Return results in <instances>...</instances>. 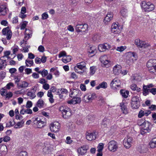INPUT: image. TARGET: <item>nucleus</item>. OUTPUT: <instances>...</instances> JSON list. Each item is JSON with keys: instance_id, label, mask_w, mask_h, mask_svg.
<instances>
[{"instance_id": "1", "label": "nucleus", "mask_w": 156, "mask_h": 156, "mask_svg": "<svg viewBox=\"0 0 156 156\" xmlns=\"http://www.w3.org/2000/svg\"><path fill=\"white\" fill-rule=\"evenodd\" d=\"M32 122L33 125L35 126L37 128H41L46 125V123L41 121V119L38 117H34L32 118V120H28L26 122V124L29 125Z\"/></svg>"}, {"instance_id": "2", "label": "nucleus", "mask_w": 156, "mask_h": 156, "mask_svg": "<svg viewBox=\"0 0 156 156\" xmlns=\"http://www.w3.org/2000/svg\"><path fill=\"white\" fill-rule=\"evenodd\" d=\"M137 58V56L134 52H129L126 54V62L129 65L133 63Z\"/></svg>"}, {"instance_id": "3", "label": "nucleus", "mask_w": 156, "mask_h": 156, "mask_svg": "<svg viewBox=\"0 0 156 156\" xmlns=\"http://www.w3.org/2000/svg\"><path fill=\"white\" fill-rule=\"evenodd\" d=\"M141 7L145 11H151L154 8V5L149 2H146L145 1L142 2Z\"/></svg>"}, {"instance_id": "4", "label": "nucleus", "mask_w": 156, "mask_h": 156, "mask_svg": "<svg viewBox=\"0 0 156 156\" xmlns=\"http://www.w3.org/2000/svg\"><path fill=\"white\" fill-rule=\"evenodd\" d=\"M141 126L142 127V130L141 131V133L142 134L150 132L151 125L149 122H145L141 125Z\"/></svg>"}, {"instance_id": "5", "label": "nucleus", "mask_w": 156, "mask_h": 156, "mask_svg": "<svg viewBox=\"0 0 156 156\" xmlns=\"http://www.w3.org/2000/svg\"><path fill=\"white\" fill-rule=\"evenodd\" d=\"M97 98L95 93H89L85 95L83 97V100L86 102H89Z\"/></svg>"}, {"instance_id": "6", "label": "nucleus", "mask_w": 156, "mask_h": 156, "mask_svg": "<svg viewBox=\"0 0 156 156\" xmlns=\"http://www.w3.org/2000/svg\"><path fill=\"white\" fill-rule=\"evenodd\" d=\"M121 83L120 80L118 78H114L110 83V86L113 89H116L117 87H120Z\"/></svg>"}, {"instance_id": "7", "label": "nucleus", "mask_w": 156, "mask_h": 156, "mask_svg": "<svg viewBox=\"0 0 156 156\" xmlns=\"http://www.w3.org/2000/svg\"><path fill=\"white\" fill-rule=\"evenodd\" d=\"M118 148L117 142L114 140L110 141L108 144V149L110 151L114 152Z\"/></svg>"}, {"instance_id": "8", "label": "nucleus", "mask_w": 156, "mask_h": 156, "mask_svg": "<svg viewBox=\"0 0 156 156\" xmlns=\"http://www.w3.org/2000/svg\"><path fill=\"white\" fill-rule=\"evenodd\" d=\"M133 139L130 136H127L123 140V144L124 147L126 149L129 148L133 143Z\"/></svg>"}, {"instance_id": "9", "label": "nucleus", "mask_w": 156, "mask_h": 156, "mask_svg": "<svg viewBox=\"0 0 156 156\" xmlns=\"http://www.w3.org/2000/svg\"><path fill=\"white\" fill-rule=\"evenodd\" d=\"M62 111V117L65 119H67L72 115L71 111L69 108H60Z\"/></svg>"}, {"instance_id": "10", "label": "nucleus", "mask_w": 156, "mask_h": 156, "mask_svg": "<svg viewBox=\"0 0 156 156\" xmlns=\"http://www.w3.org/2000/svg\"><path fill=\"white\" fill-rule=\"evenodd\" d=\"M2 34L6 36V38L8 40L11 39L12 35V33L9 27L3 29L2 30Z\"/></svg>"}, {"instance_id": "11", "label": "nucleus", "mask_w": 156, "mask_h": 156, "mask_svg": "<svg viewBox=\"0 0 156 156\" xmlns=\"http://www.w3.org/2000/svg\"><path fill=\"white\" fill-rule=\"evenodd\" d=\"M100 60L102 63L106 67L109 66V63L110 62L109 58L107 55H105L101 56L100 58Z\"/></svg>"}, {"instance_id": "12", "label": "nucleus", "mask_w": 156, "mask_h": 156, "mask_svg": "<svg viewBox=\"0 0 156 156\" xmlns=\"http://www.w3.org/2000/svg\"><path fill=\"white\" fill-rule=\"evenodd\" d=\"M88 28V25L84 24H78L76 27V30L77 32H84Z\"/></svg>"}, {"instance_id": "13", "label": "nucleus", "mask_w": 156, "mask_h": 156, "mask_svg": "<svg viewBox=\"0 0 156 156\" xmlns=\"http://www.w3.org/2000/svg\"><path fill=\"white\" fill-rule=\"evenodd\" d=\"M60 127V124L58 122H55L51 123L50 127L51 131L55 132L58 131Z\"/></svg>"}, {"instance_id": "14", "label": "nucleus", "mask_w": 156, "mask_h": 156, "mask_svg": "<svg viewBox=\"0 0 156 156\" xmlns=\"http://www.w3.org/2000/svg\"><path fill=\"white\" fill-rule=\"evenodd\" d=\"M119 26L118 23H113L111 26V32L114 34H119L121 32V30L119 28Z\"/></svg>"}, {"instance_id": "15", "label": "nucleus", "mask_w": 156, "mask_h": 156, "mask_svg": "<svg viewBox=\"0 0 156 156\" xmlns=\"http://www.w3.org/2000/svg\"><path fill=\"white\" fill-rule=\"evenodd\" d=\"M111 48L109 44L105 43L103 44H100L98 46V49L100 51H104L108 50Z\"/></svg>"}, {"instance_id": "16", "label": "nucleus", "mask_w": 156, "mask_h": 156, "mask_svg": "<svg viewBox=\"0 0 156 156\" xmlns=\"http://www.w3.org/2000/svg\"><path fill=\"white\" fill-rule=\"evenodd\" d=\"M154 86L152 84H150L147 85H144L143 86V94L144 96H146L149 94V90L150 88Z\"/></svg>"}, {"instance_id": "17", "label": "nucleus", "mask_w": 156, "mask_h": 156, "mask_svg": "<svg viewBox=\"0 0 156 156\" xmlns=\"http://www.w3.org/2000/svg\"><path fill=\"white\" fill-rule=\"evenodd\" d=\"M81 101V99L80 98L78 97H74L70 100L67 101V102L69 104L74 105L80 103Z\"/></svg>"}, {"instance_id": "18", "label": "nucleus", "mask_w": 156, "mask_h": 156, "mask_svg": "<svg viewBox=\"0 0 156 156\" xmlns=\"http://www.w3.org/2000/svg\"><path fill=\"white\" fill-rule=\"evenodd\" d=\"M86 138L88 140H92L96 139V135L95 132H87L86 133Z\"/></svg>"}, {"instance_id": "19", "label": "nucleus", "mask_w": 156, "mask_h": 156, "mask_svg": "<svg viewBox=\"0 0 156 156\" xmlns=\"http://www.w3.org/2000/svg\"><path fill=\"white\" fill-rule=\"evenodd\" d=\"M113 17V14L112 13H108L104 20L103 22L106 24H108V23L112 20Z\"/></svg>"}, {"instance_id": "20", "label": "nucleus", "mask_w": 156, "mask_h": 156, "mask_svg": "<svg viewBox=\"0 0 156 156\" xmlns=\"http://www.w3.org/2000/svg\"><path fill=\"white\" fill-rule=\"evenodd\" d=\"M121 67L120 65L115 66L113 68V73L115 75H119L121 72Z\"/></svg>"}, {"instance_id": "21", "label": "nucleus", "mask_w": 156, "mask_h": 156, "mask_svg": "<svg viewBox=\"0 0 156 156\" xmlns=\"http://www.w3.org/2000/svg\"><path fill=\"white\" fill-rule=\"evenodd\" d=\"M87 149V146H83L78 148L77 150V151L79 154L83 155L86 153Z\"/></svg>"}, {"instance_id": "22", "label": "nucleus", "mask_w": 156, "mask_h": 156, "mask_svg": "<svg viewBox=\"0 0 156 156\" xmlns=\"http://www.w3.org/2000/svg\"><path fill=\"white\" fill-rule=\"evenodd\" d=\"M29 83L27 82L24 81L21 82V83L20 84L17 83V87L19 88H25L28 87Z\"/></svg>"}, {"instance_id": "23", "label": "nucleus", "mask_w": 156, "mask_h": 156, "mask_svg": "<svg viewBox=\"0 0 156 156\" xmlns=\"http://www.w3.org/2000/svg\"><path fill=\"white\" fill-rule=\"evenodd\" d=\"M7 10L8 9L6 5H2L0 6V15H5Z\"/></svg>"}, {"instance_id": "24", "label": "nucleus", "mask_w": 156, "mask_h": 156, "mask_svg": "<svg viewBox=\"0 0 156 156\" xmlns=\"http://www.w3.org/2000/svg\"><path fill=\"white\" fill-rule=\"evenodd\" d=\"M144 41L138 39L135 40L134 43L139 48H142L143 45H144Z\"/></svg>"}, {"instance_id": "25", "label": "nucleus", "mask_w": 156, "mask_h": 156, "mask_svg": "<svg viewBox=\"0 0 156 156\" xmlns=\"http://www.w3.org/2000/svg\"><path fill=\"white\" fill-rule=\"evenodd\" d=\"M110 124V121L107 118H105L102 121L101 126L103 128L108 127Z\"/></svg>"}, {"instance_id": "26", "label": "nucleus", "mask_w": 156, "mask_h": 156, "mask_svg": "<svg viewBox=\"0 0 156 156\" xmlns=\"http://www.w3.org/2000/svg\"><path fill=\"white\" fill-rule=\"evenodd\" d=\"M138 150L140 153H143L147 152V148L145 145H140L138 147Z\"/></svg>"}, {"instance_id": "27", "label": "nucleus", "mask_w": 156, "mask_h": 156, "mask_svg": "<svg viewBox=\"0 0 156 156\" xmlns=\"http://www.w3.org/2000/svg\"><path fill=\"white\" fill-rule=\"evenodd\" d=\"M86 67V63L85 62H82L77 64L76 66L75 67L76 68H78L82 70Z\"/></svg>"}, {"instance_id": "28", "label": "nucleus", "mask_w": 156, "mask_h": 156, "mask_svg": "<svg viewBox=\"0 0 156 156\" xmlns=\"http://www.w3.org/2000/svg\"><path fill=\"white\" fill-rule=\"evenodd\" d=\"M154 66H156V60L155 59H150L147 62V66L148 68L152 67Z\"/></svg>"}, {"instance_id": "29", "label": "nucleus", "mask_w": 156, "mask_h": 156, "mask_svg": "<svg viewBox=\"0 0 156 156\" xmlns=\"http://www.w3.org/2000/svg\"><path fill=\"white\" fill-rule=\"evenodd\" d=\"M150 147L154 148L156 147V138L153 139L149 142Z\"/></svg>"}, {"instance_id": "30", "label": "nucleus", "mask_w": 156, "mask_h": 156, "mask_svg": "<svg viewBox=\"0 0 156 156\" xmlns=\"http://www.w3.org/2000/svg\"><path fill=\"white\" fill-rule=\"evenodd\" d=\"M107 86L108 85L107 83L105 82H103L99 84L98 86L96 87V88L97 90L99 89L100 88L105 89L107 87Z\"/></svg>"}, {"instance_id": "31", "label": "nucleus", "mask_w": 156, "mask_h": 156, "mask_svg": "<svg viewBox=\"0 0 156 156\" xmlns=\"http://www.w3.org/2000/svg\"><path fill=\"white\" fill-rule=\"evenodd\" d=\"M88 52L89 53L93 54L92 56L94 55L97 52L96 47L94 46L91 47L88 49Z\"/></svg>"}, {"instance_id": "32", "label": "nucleus", "mask_w": 156, "mask_h": 156, "mask_svg": "<svg viewBox=\"0 0 156 156\" xmlns=\"http://www.w3.org/2000/svg\"><path fill=\"white\" fill-rule=\"evenodd\" d=\"M24 121L22 120L20 122H18L14 126V127L15 129H18L23 127L24 126Z\"/></svg>"}, {"instance_id": "33", "label": "nucleus", "mask_w": 156, "mask_h": 156, "mask_svg": "<svg viewBox=\"0 0 156 156\" xmlns=\"http://www.w3.org/2000/svg\"><path fill=\"white\" fill-rule=\"evenodd\" d=\"M120 93L123 97L126 98L129 95V92L125 90H122L120 91Z\"/></svg>"}, {"instance_id": "34", "label": "nucleus", "mask_w": 156, "mask_h": 156, "mask_svg": "<svg viewBox=\"0 0 156 156\" xmlns=\"http://www.w3.org/2000/svg\"><path fill=\"white\" fill-rule=\"evenodd\" d=\"M71 60V56L70 55L66 56L62 59V60L63 62L65 63H66L70 62Z\"/></svg>"}, {"instance_id": "35", "label": "nucleus", "mask_w": 156, "mask_h": 156, "mask_svg": "<svg viewBox=\"0 0 156 156\" xmlns=\"http://www.w3.org/2000/svg\"><path fill=\"white\" fill-rule=\"evenodd\" d=\"M79 92L80 91L78 90L73 89V90H71L70 95L71 97H72V95L73 96V97L77 95Z\"/></svg>"}, {"instance_id": "36", "label": "nucleus", "mask_w": 156, "mask_h": 156, "mask_svg": "<svg viewBox=\"0 0 156 156\" xmlns=\"http://www.w3.org/2000/svg\"><path fill=\"white\" fill-rule=\"evenodd\" d=\"M131 89L133 91L136 90L137 91H140V89L138 87L136 84H132L130 86Z\"/></svg>"}, {"instance_id": "37", "label": "nucleus", "mask_w": 156, "mask_h": 156, "mask_svg": "<svg viewBox=\"0 0 156 156\" xmlns=\"http://www.w3.org/2000/svg\"><path fill=\"white\" fill-rule=\"evenodd\" d=\"M66 126L68 128L69 131L70 132L72 131L75 129L74 125L72 124L71 122H69L67 124Z\"/></svg>"}, {"instance_id": "38", "label": "nucleus", "mask_w": 156, "mask_h": 156, "mask_svg": "<svg viewBox=\"0 0 156 156\" xmlns=\"http://www.w3.org/2000/svg\"><path fill=\"white\" fill-rule=\"evenodd\" d=\"M122 16L124 17H126L127 16V10L125 9H122L120 11Z\"/></svg>"}, {"instance_id": "39", "label": "nucleus", "mask_w": 156, "mask_h": 156, "mask_svg": "<svg viewBox=\"0 0 156 156\" xmlns=\"http://www.w3.org/2000/svg\"><path fill=\"white\" fill-rule=\"evenodd\" d=\"M25 63L27 66L30 67L33 65L34 62L32 60L28 58L26 60Z\"/></svg>"}, {"instance_id": "40", "label": "nucleus", "mask_w": 156, "mask_h": 156, "mask_svg": "<svg viewBox=\"0 0 156 156\" xmlns=\"http://www.w3.org/2000/svg\"><path fill=\"white\" fill-rule=\"evenodd\" d=\"M27 95L31 99H33L36 97V95L34 92L29 91L27 94Z\"/></svg>"}, {"instance_id": "41", "label": "nucleus", "mask_w": 156, "mask_h": 156, "mask_svg": "<svg viewBox=\"0 0 156 156\" xmlns=\"http://www.w3.org/2000/svg\"><path fill=\"white\" fill-rule=\"evenodd\" d=\"M104 144L102 143H100L98 146L97 151L98 152H101L103 149Z\"/></svg>"}, {"instance_id": "42", "label": "nucleus", "mask_w": 156, "mask_h": 156, "mask_svg": "<svg viewBox=\"0 0 156 156\" xmlns=\"http://www.w3.org/2000/svg\"><path fill=\"white\" fill-rule=\"evenodd\" d=\"M39 73L41 74L43 77H44L47 75L48 72L46 70L44 69L39 72Z\"/></svg>"}, {"instance_id": "43", "label": "nucleus", "mask_w": 156, "mask_h": 156, "mask_svg": "<svg viewBox=\"0 0 156 156\" xmlns=\"http://www.w3.org/2000/svg\"><path fill=\"white\" fill-rule=\"evenodd\" d=\"M44 104L43 101L41 99H39L37 101V105L38 107H43Z\"/></svg>"}, {"instance_id": "44", "label": "nucleus", "mask_w": 156, "mask_h": 156, "mask_svg": "<svg viewBox=\"0 0 156 156\" xmlns=\"http://www.w3.org/2000/svg\"><path fill=\"white\" fill-rule=\"evenodd\" d=\"M151 48V45L149 43H147L144 41V45H143L142 48L150 49Z\"/></svg>"}, {"instance_id": "45", "label": "nucleus", "mask_w": 156, "mask_h": 156, "mask_svg": "<svg viewBox=\"0 0 156 156\" xmlns=\"http://www.w3.org/2000/svg\"><path fill=\"white\" fill-rule=\"evenodd\" d=\"M126 47L125 46H121L120 47H118L116 48V50L118 51L121 52L124 51L125 49H126Z\"/></svg>"}, {"instance_id": "46", "label": "nucleus", "mask_w": 156, "mask_h": 156, "mask_svg": "<svg viewBox=\"0 0 156 156\" xmlns=\"http://www.w3.org/2000/svg\"><path fill=\"white\" fill-rule=\"evenodd\" d=\"M15 122L14 121L11 120L8 123L6 124V127H10L15 125Z\"/></svg>"}, {"instance_id": "47", "label": "nucleus", "mask_w": 156, "mask_h": 156, "mask_svg": "<svg viewBox=\"0 0 156 156\" xmlns=\"http://www.w3.org/2000/svg\"><path fill=\"white\" fill-rule=\"evenodd\" d=\"M43 151L46 154H48L50 152V150L48 147H45L43 148Z\"/></svg>"}, {"instance_id": "48", "label": "nucleus", "mask_w": 156, "mask_h": 156, "mask_svg": "<svg viewBox=\"0 0 156 156\" xmlns=\"http://www.w3.org/2000/svg\"><path fill=\"white\" fill-rule=\"evenodd\" d=\"M73 142V141L71 140V137L70 136H67L66 138L65 142L67 144H70Z\"/></svg>"}, {"instance_id": "49", "label": "nucleus", "mask_w": 156, "mask_h": 156, "mask_svg": "<svg viewBox=\"0 0 156 156\" xmlns=\"http://www.w3.org/2000/svg\"><path fill=\"white\" fill-rule=\"evenodd\" d=\"M96 69L95 67L91 66L90 68V74L91 75H93L95 73Z\"/></svg>"}, {"instance_id": "50", "label": "nucleus", "mask_w": 156, "mask_h": 156, "mask_svg": "<svg viewBox=\"0 0 156 156\" xmlns=\"http://www.w3.org/2000/svg\"><path fill=\"white\" fill-rule=\"evenodd\" d=\"M148 68L150 73H154L156 71V66H152V67Z\"/></svg>"}, {"instance_id": "51", "label": "nucleus", "mask_w": 156, "mask_h": 156, "mask_svg": "<svg viewBox=\"0 0 156 156\" xmlns=\"http://www.w3.org/2000/svg\"><path fill=\"white\" fill-rule=\"evenodd\" d=\"M16 156H27V153L26 151H21L17 154Z\"/></svg>"}, {"instance_id": "52", "label": "nucleus", "mask_w": 156, "mask_h": 156, "mask_svg": "<svg viewBox=\"0 0 156 156\" xmlns=\"http://www.w3.org/2000/svg\"><path fill=\"white\" fill-rule=\"evenodd\" d=\"M38 50L40 52H43L44 51V48L42 45H40L38 48Z\"/></svg>"}, {"instance_id": "53", "label": "nucleus", "mask_w": 156, "mask_h": 156, "mask_svg": "<svg viewBox=\"0 0 156 156\" xmlns=\"http://www.w3.org/2000/svg\"><path fill=\"white\" fill-rule=\"evenodd\" d=\"M14 80L15 83H18L20 82V76H15L14 77Z\"/></svg>"}, {"instance_id": "54", "label": "nucleus", "mask_w": 156, "mask_h": 156, "mask_svg": "<svg viewBox=\"0 0 156 156\" xmlns=\"http://www.w3.org/2000/svg\"><path fill=\"white\" fill-rule=\"evenodd\" d=\"M48 15L46 12H44L42 15V19L46 20L48 18Z\"/></svg>"}, {"instance_id": "55", "label": "nucleus", "mask_w": 156, "mask_h": 156, "mask_svg": "<svg viewBox=\"0 0 156 156\" xmlns=\"http://www.w3.org/2000/svg\"><path fill=\"white\" fill-rule=\"evenodd\" d=\"M66 53L64 51H62L60 52L58 55V56L59 58H61L62 56H66Z\"/></svg>"}, {"instance_id": "56", "label": "nucleus", "mask_w": 156, "mask_h": 156, "mask_svg": "<svg viewBox=\"0 0 156 156\" xmlns=\"http://www.w3.org/2000/svg\"><path fill=\"white\" fill-rule=\"evenodd\" d=\"M0 92L2 96H5L6 93V90L3 88L1 89Z\"/></svg>"}, {"instance_id": "57", "label": "nucleus", "mask_w": 156, "mask_h": 156, "mask_svg": "<svg viewBox=\"0 0 156 156\" xmlns=\"http://www.w3.org/2000/svg\"><path fill=\"white\" fill-rule=\"evenodd\" d=\"M50 87L49 85L47 83L43 84V88L45 90H48Z\"/></svg>"}, {"instance_id": "58", "label": "nucleus", "mask_w": 156, "mask_h": 156, "mask_svg": "<svg viewBox=\"0 0 156 156\" xmlns=\"http://www.w3.org/2000/svg\"><path fill=\"white\" fill-rule=\"evenodd\" d=\"M25 73L27 74H29L32 73V69H31L26 68L25 69Z\"/></svg>"}, {"instance_id": "59", "label": "nucleus", "mask_w": 156, "mask_h": 156, "mask_svg": "<svg viewBox=\"0 0 156 156\" xmlns=\"http://www.w3.org/2000/svg\"><path fill=\"white\" fill-rule=\"evenodd\" d=\"M27 23V22H24L22 23L20 27V29L21 30L24 29L26 27Z\"/></svg>"}, {"instance_id": "60", "label": "nucleus", "mask_w": 156, "mask_h": 156, "mask_svg": "<svg viewBox=\"0 0 156 156\" xmlns=\"http://www.w3.org/2000/svg\"><path fill=\"white\" fill-rule=\"evenodd\" d=\"M10 54V51H6L4 52V55L1 57V58H2L4 57H7Z\"/></svg>"}, {"instance_id": "61", "label": "nucleus", "mask_w": 156, "mask_h": 156, "mask_svg": "<svg viewBox=\"0 0 156 156\" xmlns=\"http://www.w3.org/2000/svg\"><path fill=\"white\" fill-rule=\"evenodd\" d=\"M151 92L154 95L156 94V88H152L149 90V93Z\"/></svg>"}, {"instance_id": "62", "label": "nucleus", "mask_w": 156, "mask_h": 156, "mask_svg": "<svg viewBox=\"0 0 156 156\" xmlns=\"http://www.w3.org/2000/svg\"><path fill=\"white\" fill-rule=\"evenodd\" d=\"M39 83L42 84H44L47 82V81H46L43 78H40L39 79Z\"/></svg>"}, {"instance_id": "63", "label": "nucleus", "mask_w": 156, "mask_h": 156, "mask_svg": "<svg viewBox=\"0 0 156 156\" xmlns=\"http://www.w3.org/2000/svg\"><path fill=\"white\" fill-rule=\"evenodd\" d=\"M10 139V138L9 136H6L4 137L3 140L5 142H7L9 141Z\"/></svg>"}, {"instance_id": "64", "label": "nucleus", "mask_w": 156, "mask_h": 156, "mask_svg": "<svg viewBox=\"0 0 156 156\" xmlns=\"http://www.w3.org/2000/svg\"><path fill=\"white\" fill-rule=\"evenodd\" d=\"M14 86V84L12 83H8L6 86V88L9 89L11 88V87H13Z\"/></svg>"}]
</instances>
